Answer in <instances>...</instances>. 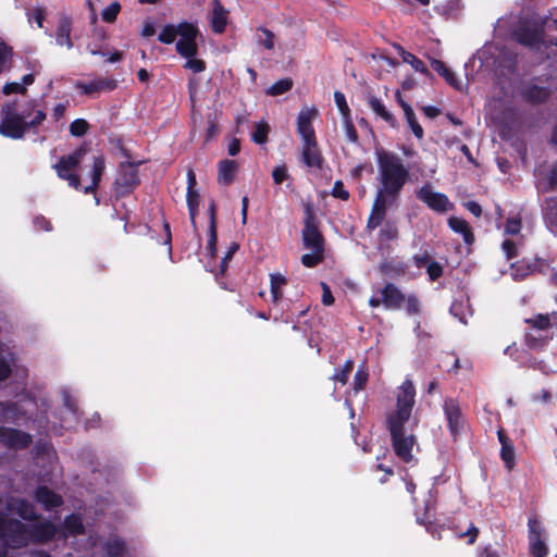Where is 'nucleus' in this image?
Here are the masks:
<instances>
[{
    "mask_svg": "<svg viewBox=\"0 0 557 557\" xmlns=\"http://www.w3.org/2000/svg\"><path fill=\"white\" fill-rule=\"evenodd\" d=\"M382 296L383 306L387 309L399 308L404 301L405 296L392 284H387L380 290Z\"/></svg>",
    "mask_w": 557,
    "mask_h": 557,
    "instance_id": "15",
    "label": "nucleus"
},
{
    "mask_svg": "<svg viewBox=\"0 0 557 557\" xmlns=\"http://www.w3.org/2000/svg\"><path fill=\"white\" fill-rule=\"evenodd\" d=\"M406 308L409 313H418L420 310V304L414 296L405 297Z\"/></svg>",
    "mask_w": 557,
    "mask_h": 557,
    "instance_id": "53",
    "label": "nucleus"
},
{
    "mask_svg": "<svg viewBox=\"0 0 557 557\" xmlns=\"http://www.w3.org/2000/svg\"><path fill=\"white\" fill-rule=\"evenodd\" d=\"M498 440L502 444L500 457L505 463V467L508 470H511L515 466V448L510 444L508 437L503 433V431H498Z\"/></svg>",
    "mask_w": 557,
    "mask_h": 557,
    "instance_id": "20",
    "label": "nucleus"
},
{
    "mask_svg": "<svg viewBox=\"0 0 557 557\" xmlns=\"http://www.w3.org/2000/svg\"><path fill=\"white\" fill-rule=\"evenodd\" d=\"M88 131V123L83 119L73 121L70 125V133L73 136H83Z\"/></svg>",
    "mask_w": 557,
    "mask_h": 557,
    "instance_id": "46",
    "label": "nucleus"
},
{
    "mask_svg": "<svg viewBox=\"0 0 557 557\" xmlns=\"http://www.w3.org/2000/svg\"><path fill=\"white\" fill-rule=\"evenodd\" d=\"M334 100H335V104L342 115V120H345V119H348V117H351V114H350V109L348 107V103L346 101V97L343 92L341 91H335L334 92Z\"/></svg>",
    "mask_w": 557,
    "mask_h": 557,
    "instance_id": "39",
    "label": "nucleus"
},
{
    "mask_svg": "<svg viewBox=\"0 0 557 557\" xmlns=\"http://www.w3.org/2000/svg\"><path fill=\"white\" fill-rule=\"evenodd\" d=\"M448 224L453 231L462 234L463 239L467 244H472L473 234L470 230L469 224L463 219L451 216L448 220Z\"/></svg>",
    "mask_w": 557,
    "mask_h": 557,
    "instance_id": "23",
    "label": "nucleus"
},
{
    "mask_svg": "<svg viewBox=\"0 0 557 557\" xmlns=\"http://www.w3.org/2000/svg\"><path fill=\"white\" fill-rule=\"evenodd\" d=\"M104 549L109 557H123L127 553V547L117 537L110 539L106 543Z\"/></svg>",
    "mask_w": 557,
    "mask_h": 557,
    "instance_id": "28",
    "label": "nucleus"
},
{
    "mask_svg": "<svg viewBox=\"0 0 557 557\" xmlns=\"http://www.w3.org/2000/svg\"><path fill=\"white\" fill-rule=\"evenodd\" d=\"M531 271V267L524 262H518L511 265L510 275L515 280H521L525 277Z\"/></svg>",
    "mask_w": 557,
    "mask_h": 557,
    "instance_id": "45",
    "label": "nucleus"
},
{
    "mask_svg": "<svg viewBox=\"0 0 557 557\" xmlns=\"http://www.w3.org/2000/svg\"><path fill=\"white\" fill-rule=\"evenodd\" d=\"M201 37L198 27L188 22L178 24H168L159 33L158 39L171 45L176 41V52L181 57H191L198 54L197 39Z\"/></svg>",
    "mask_w": 557,
    "mask_h": 557,
    "instance_id": "6",
    "label": "nucleus"
},
{
    "mask_svg": "<svg viewBox=\"0 0 557 557\" xmlns=\"http://www.w3.org/2000/svg\"><path fill=\"white\" fill-rule=\"evenodd\" d=\"M450 311L463 323L467 322V317L471 314V309L468 306V300H466V304H463V301H455L450 307Z\"/></svg>",
    "mask_w": 557,
    "mask_h": 557,
    "instance_id": "36",
    "label": "nucleus"
},
{
    "mask_svg": "<svg viewBox=\"0 0 557 557\" xmlns=\"http://www.w3.org/2000/svg\"><path fill=\"white\" fill-rule=\"evenodd\" d=\"M525 97L533 102H542L548 97V90L537 85L529 86Z\"/></svg>",
    "mask_w": 557,
    "mask_h": 557,
    "instance_id": "33",
    "label": "nucleus"
},
{
    "mask_svg": "<svg viewBox=\"0 0 557 557\" xmlns=\"http://www.w3.org/2000/svg\"><path fill=\"white\" fill-rule=\"evenodd\" d=\"M302 240L306 248L310 250H322L323 251V239L317 227L309 221L306 222V226L302 232Z\"/></svg>",
    "mask_w": 557,
    "mask_h": 557,
    "instance_id": "14",
    "label": "nucleus"
},
{
    "mask_svg": "<svg viewBox=\"0 0 557 557\" xmlns=\"http://www.w3.org/2000/svg\"><path fill=\"white\" fill-rule=\"evenodd\" d=\"M0 442L13 448H23L29 444L30 437L21 431L0 429Z\"/></svg>",
    "mask_w": 557,
    "mask_h": 557,
    "instance_id": "12",
    "label": "nucleus"
},
{
    "mask_svg": "<svg viewBox=\"0 0 557 557\" xmlns=\"http://www.w3.org/2000/svg\"><path fill=\"white\" fill-rule=\"evenodd\" d=\"M521 230V219L518 216L509 218L506 222L505 234L518 235Z\"/></svg>",
    "mask_w": 557,
    "mask_h": 557,
    "instance_id": "47",
    "label": "nucleus"
},
{
    "mask_svg": "<svg viewBox=\"0 0 557 557\" xmlns=\"http://www.w3.org/2000/svg\"><path fill=\"white\" fill-rule=\"evenodd\" d=\"M322 250H311L301 257V262L305 267L312 268L322 261Z\"/></svg>",
    "mask_w": 557,
    "mask_h": 557,
    "instance_id": "44",
    "label": "nucleus"
},
{
    "mask_svg": "<svg viewBox=\"0 0 557 557\" xmlns=\"http://www.w3.org/2000/svg\"><path fill=\"white\" fill-rule=\"evenodd\" d=\"M237 163L233 160H223L219 163L218 181L220 184L228 185L235 177Z\"/></svg>",
    "mask_w": 557,
    "mask_h": 557,
    "instance_id": "21",
    "label": "nucleus"
},
{
    "mask_svg": "<svg viewBox=\"0 0 557 557\" xmlns=\"http://www.w3.org/2000/svg\"><path fill=\"white\" fill-rule=\"evenodd\" d=\"M395 97H396V101L398 102V104L401 107V109L404 111V115L408 123V126L410 127V129L412 131L414 136L418 139H421L423 137L424 132H423L422 126L419 124L411 106L403 99L400 91H396Z\"/></svg>",
    "mask_w": 557,
    "mask_h": 557,
    "instance_id": "13",
    "label": "nucleus"
},
{
    "mask_svg": "<svg viewBox=\"0 0 557 557\" xmlns=\"http://www.w3.org/2000/svg\"><path fill=\"white\" fill-rule=\"evenodd\" d=\"M154 34V26L151 22H146L144 24L141 35L145 37H150Z\"/></svg>",
    "mask_w": 557,
    "mask_h": 557,
    "instance_id": "60",
    "label": "nucleus"
},
{
    "mask_svg": "<svg viewBox=\"0 0 557 557\" xmlns=\"http://www.w3.org/2000/svg\"><path fill=\"white\" fill-rule=\"evenodd\" d=\"M71 24L70 21L64 18L62 20L57 28V44L61 47H65L66 49H71L73 47L71 38Z\"/></svg>",
    "mask_w": 557,
    "mask_h": 557,
    "instance_id": "24",
    "label": "nucleus"
},
{
    "mask_svg": "<svg viewBox=\"0 0 557 557\" xmlns=\"http://www.w3.org/2000/svg\"><path fill=\"white\" fill-rule=\"evenodd\" d=\"M187 195L186 201L188 206L189 216L193 225H195V218L197 213V209L200 201V196L198 190L195 188L196 186V175L193 170H189L187 173Z\"/></svg>",
    "mask_w": 557,
    "mask_h": 557,
    "instance_id": "11",
    "label": "nucleus"
},
{
    "mask_svg": "<svg viewBox=\"0 0 557 557\" xmlns=\"http://www.w3.org/2000/svg\"><path fill=\"white\" fill-rule=\"evenodd\" d=\"M375 156L380 188L368 221L370 228H375L382 223L389 199H396L409 180V171L399 156L384 149H376Z\"/></svg>",
    "mask_w": 557,
    "mask_h": 557,
    "instance_id": "2",
    "label": "nucleus"
},
{
    "mask_svg": "<svg viewBox=\"0 0 557 557\" xmlns=\"http://www.w3.org/2000/svg\"><path fill=\"white\" fill-rule=\"evenodd\" d=\"M272 177L275 184H281L288 178L287 169L285 165H276L272 171Z\"/></svg>",
    "mask_w": 557,
    "mask_h": 557,
    "instance_id": "49",
    "label": "nucleus"
},
{
    "mask_svg": "<svg viewBox=\"0 0 557 557\" xmlns=\"http://www.w3.org/2000/svg\"><path fill=\"white\" fill-rule=\"evenodd\" d=\"M517 39L528 46H533L540 40V30L537 28L521 29L517 34Z\"/></svg>",
    "mask_w": 557,
    "mask_h": 557,
    "instance_id": "31",
    "label": "nucleus"
},
{
    "mask_svg": "<svg viewBox=\"0 0 557 557\" xmlns=\"http://www.w3.org/2000/svg\"><path fill=\"white\" fill-rule=\"evenodd\" d=\"M396 406L387 416V426L392 435L395 454L405 462L413 458L414 436L406 434L405 424L409 422L414 405L416 389L411 381L406 380L395 392Z\"/></svg>",
    "mask_w": 557,
    "mask_h": 557,
    "instance_id": "3",
    "label": "nucleus"
},
{
    "mask_svg": "<svg viewBox=\"0 0 557 557\" xmlns=\"http://www.w3.org/2000/svg\"><path fill=\"white\" fill-rule=\"evenodd\" d=\"M227 23V11L222 7V4L214 0L213 10L211 15V26L213 32L222 33L225 29Z\"/></svg>",
    "mask_w": 557,
    "mask_h": 557,
    "instance_id": "19",
    "label": "nucleus"
},
{
    "mask_svg": "<svg viewBox=\"0 0 557 557\" xmlns=\"http://www.w3.org/2000/svg\"><path fill=\"white\" fill-rule=\"evenodd\" d=\"M10 373V366L7 360L0 359V381L4 380Z\"/></svg>",
    "mask_w": 557,
    "mask_h": 557,
    "instance_id": "57",
    "label": "nucleus"
},
{
    "mask_svg": "<svg viewBox=\"0 0 557 557\" xmlns=\"http://www.w3.org/2000/svg\"><path fill=\"white\" fill-rule=\"evenodd\" d=\"M36 499L47 508L59 506L61 504V498L47 487H39L36 491Z\"/></svg>",
    "mask_w": 557,
    "mask_h": 557,
    "instance_id": "26",
    "label": "nucleus"
},
{
    "mask_svg": "<svg viewBox=\"0 0 557 557\" xmlns=\"http://www.w3.org/2000/svg\"><path fill=\"white\" fill-rule=\"evenodd\" d=\"M75 87L85 95L95 96L103 91L113 90L116 82L112 78H98L91 82H76Z\"/></svg>",
    "mask_w": 557,
    "mask_h": 557,
    "instance_id": "10",
    "label": "nucleus"
},
{
    "mask_svg": "<svg viewBox=\"0 0 557 557\" xmlns=\"http://www.w3.org/2000/svg\"><path fill=\"white\" fill-rule=\"evenodd\" d=\"M525 322L539 331H545L553 327L557 329V312H553L552 314H536L527 319Z\"/></svg>",
    "mask_w": 557,
    "mask_h": 557,
    "instance_id": "18",
    "label": "nucleus"
},
{
    "mask_svg": "<svg viewBox=\"0 0 557 557\" xmlns=\"http://www.w3.org/2000/svg\"><path fill=\"white\" fill-rule=\"evenodd\" d=\"M370 108L381 116L385 122H387L391 126H396V119L394 115L385 108L382 101L377 98H370L369 100Z\"/></svg>",
    "mask_w": 557,
    "mask_h": 557,
    "instance_id": "27",
    "label": "nucleus"
},
{
    "mask_svg": "<svg viewBox=\"0 0 557 557\" xmlns=\"http://www.w3.org/2000/svg\"><path fill=\"white\" fill-rule=\"evenodd\" d=\"M528 527L531 554L534 557H545L547 554V546L543 541L544 529L536 519H530Z\"/></svg>",
    "mask_w": 557,
    "mask_h": 557,
    "instance_id": "9",
    "label": "nucleus"
},
{
    "mask_svg": "<svg viewBox=\"0 0 557 557\" xmlns=\"http://www.w3.org/2000/svg\"><path fill=\"white\" fill-rule=\"evenodd\" d=\"M2 121L0 123V134L12 139H20L28 128L27 110L17 111L14 103H7L1 110Z\"/></svg>",
    "mask_w": 557,
    "mask_h": 557,
    "instance_id": "7",
    "label": "nucleus"
},
{
    "mask_svg": "<svg viewBox=\"0 0 557 557\" xmlns=\"http://www.w3.org/2000/svg\"><path fill=\"white\" fill-rule=\"evenodd\" d=\"M256 40L267 50H272L274 48L275 36L267 28H259L256 33Z\"/></svg>",
    "mask_w": 557,
    "mask_h": 557,
    "instance_id": "32",
    "label": "nucleus"
},
{
    "mask_svg": "<svg viewBox=\"0 0 557 557\" xmlns=\"http://www.w3.org/2000/svg\"><path fill=\"white\" fill-rule=\"evenodd\" d=\"M185 59L184 69L193 72L200 73L206 70V62L197 57V54H193L191 57H183Z\"/></svg>",
    "mask_w": 557,
    "mask_h": 557,
    "instance_id": "35",
    "label": "nucleus"
},
{
    "mask_svg": "<svg viewBox=\"0 0 557 557\" xmlns=\"http://www.w3.org/2000/svg\"><path fill=\"white\" fill-rule=\"evenodd\" d=\"M239 149H240V144H239V140L237 139H233L230 144H228V153L231 156H235L239 152Z\"/></svg>",
    "mask_w": 557,
    "mask_h": 557,
    "instance_id": "62",
    "label": "nucleus"
},
{
    "mask_svg": "<svg viewBox=\"0 0 557 557\" xmlns=\"http://www.w3.org/2000/svg\"><path fill=\"white\" fill-rule=\"evenodd\" d=\"M45 117L46 114L42 111L37 110L32 119L27 117L28 127L40 124L45 120Z\"/></svg>",
    "mask_w": 557,
    "mask_h": 557,
    "instance_id": "55",
    "label": "nucleus"
},
{
    "mask_svg": "<svg viewBox=\"0 0 557 557\" xmlns=\"http://www.w3.org/2000/svg\"><path fill=\"white\" fill-rule=\"evenodd\" d=\"M479 530L475 527L469 528L467 535H469V544H473L476 536H478Z\"/></svg>",
    "mask_w": 557,
    "mask_h": 557,
    "instance_id": "63",
    "label": "nucleus"
},
{
    "mask_svg": "<svg viewBox=\"0 0 557 557\" xmlns=\"http://www.w3.org/2000/svg\"><path fill=\"white\" fill-rule=\"evenodd\" d=\"M33 82H34V76L32 74H27V75L23 76L21 83L14 82V83L5 84L3 87V92L5 95H10V94H14V92L24 94L26 90V86L33 84Z\"/></svg>",
    "mask_w": 557,
    "mask_h": 557,
    "instance_id": "30",
    "label": "nucleus"
},
{
    "mask_svg": "<svg viewBox=\"0 0 557 557\" xmlns=\"http://www.w3.org/2000/svg\"><path fill=\"white\" fill-rule=\"evenodd\" d=\"M428 273L431 280H436L442 274V268L437 263H430L428 265Z\"/></svg>",
    "mask_w": 557,
    "mask_h": 557,
    "instance_id": "56",
    "label": "nucleus"
},
{
    "mask_svg": "<svg viewBox=\"0 0 557 557\" xmlns=\"http://www.w3.org/2000/svg\"><path fill=\"white\" fill-rule=\"evenodd\" d=\"M368 380V374L362 369H359L354 377V389L358 392L363 388L366 382Z\"/></svg>",
    "mask_w": 557,
    "mask_h": 557,
    "instance_id": "50",
    "label": "nucleus"
},
{
    "mask_svg": "<svg viewBox=\"0 0 557 557\" xmlns=\"http://www.w3.org/2000/svg\"><path fill=\"white\" fill-rule=\"evenodd\" d=\"M343 125H344L346 138L351 143L357 141L358 136H357V132H356V128L352 123V119L348 117V119L343 120Z\"/></svg>",
    "mask_w": 557,
    "mask_h": 557,
    "instance_id": "48",
    "label": "nucleus"
},
{
    "mask_svg": "<svg viewBox=\"0 0 557 557\" xmlns=\"http://www.w3.org/2000/svg\"><path fill=\"white\" fill-rule=\"evenodd\" d=\"M83 531V523L81 519L76 516L69 517L64 522L63 533L64 536L70 534L75 535Z\"/></svg>",
    "mask_w": 557,
    "mask_h": 557,
    "instance_id": "34",
    "label": "nucleus"
},
{
    "mask_svg": "<svg viewBox=\"0 0 557 557\" xmlns=\"http://www.w3.org/2000/svg\"><path fill=\"white\" fill-rule=\"evenodd\" d=\"M120 10H121L120 3L112 2L102 10L101 17L104 22L112 23L115 21Z\"/></svg>",
    "mask_w": 557,
    "mask_h": 557,
    "instance_id": "43",
    "label": "nucleus"
},
{
    "mask_svg": "<svg viewBox=\"0 0 557 557\" xmlns=\"http://www.w3.org/2000/svg\"><path fill=\"white\" fill-rule=\"evenodd\" d=\"M503 250L508 258H512L517 256V243L510 239H506L503 243Z\"/></svg>",
    "mask_w": 557,
    "mask_h": 557,
    "instance_id": "52",
    "label": "nucleus"
},
{
    "mask_svg": "<svg viewBox=\"0 0 557 557\" xmlns=\"http://www.w3.org/2000/svg\"><path fill=\"white\" fill-rule=\"evenodd\" d=\"M332 195L342 200H347L349 197V193L344 188V185L341 181L335 182L332 189Z\"/></svg>",
    "mask_w": 557,
    "mask_h": 557,
    "instance_id": "51",
    "label": "nucleus"
},
{
    "mask_svg": "<svg viewBox=\"0 0 557 557\" xmlns=\"http://www.w3.org/2000/svg\"><path fill=\"white\" fill-rule=\"evenodd\" d=\"M397 50H398V54L401 57V59L405 63H408L414 71H417L419 73L428 74V69L421 60L416 58L410 52H407L401 47H397Z\"/></svg>",
    "mask_w": 557,
    "mask_h": 557,
    "instance_id": "29",
    "label": "nucleus"
},
{
    "mask_svg": "<svg viewBox=\"0 0 557 557\" xmlns=\"http://www.w3.org/2000/svg\"><path fill=\"white\" fill-rule=\"evenodd\" d=\"M269 125L261 121L256 123L251 138L256 144H264L268 139Z\"/></svg>",
    "mask_w": 557,
    "mask_h": 557,
    "instance_id": "37",
    "label": "nucleus"
},
{
    "mask_svg": "<svg viewBox=\"0 0 557 557\" xmlns=\"http://www.w3.org/2000/svg\"><path fill=\"white\" fill-rule=\"evenodd\" d=\"M65 113V106L60 103L54 108V117L57 120L61 119Z\"/></svg>",
    "mask_w": 557,
    "mask_h": 557,
    "instance_id": "64",
    "label": "nucleus"
},
{
    "mask_svg": "<svg viewBox=\"0 0 557 557\" xmlns=\"http://www.w3.org/2000/svg\"><path fill=\"white\" fill-rule=\"evenodd\" d=\"M445 413L451 432L456 433L459 430L461 421L459 408L454 401H448L445 405Z\"/></svg>",
    "mask_w": 557,
    "mask_h": 557,
    "instance_id": "25",
    "label": "nucleus"
},
{
    "mask_svg": "<svg viewBox=\"0 0 557 557\" xmlns=\"http://www.w3.org/2000/svg\"><path fill=\"white\" fill-rule=\"evenodd\" d=\"M318 116V110L313 107L302 109L297 117V133L301 138V160L308 168L320 169L323 158L315 140L312 122Z\"/></svg>",
    "mask_w": 557,
    "mask_h": 557,
    "instance_id": "5",
    "label": "nucleus"
},
{
    "mask_svg": "<svg viewBox=\"0 0 557 557\" xmlns=\"http://www.w3.org/2000/svg\"><path fill=\"white\" fill-rule=\"evenodd\" d=\"M139 180L136 173V170L132 165H127L123 170V174L117 178L116 184L120 188H122V193H125L136 186Z\"/></svg>",
    "mask_w": 557,
    "mask_h": 557,
    "instance_id": "22",
    "label": "nucleus"
},
{
    "mask_svg": "<svg viewBox=\"0 0 557 557\" xmlns=\"http://www.w3.org/2000/svg\"><path fill=\"white\" fill-rule=\"evenodd\" d=\"M286 284V278L280 273L271 274V294L276 301L281 296V288Z\"/></svg>",
    "mask_w": 557,
    "mask_h": 557,
    "instance_id": "38",
    "label": "nucleus"
},
{
    "mask_svg": "<svg viewBox=\"0 0 557 557\" xmlns=\"http://www.w3.org/2000/svg\"><path fill=\"white\" fill-rule=\"evenodd\" d=\"M321 287L323 290V294H322L323 305L331 306L334 302V298H333L330 287L325 283H321Z\"/></svg>",
    "mask_w": 557,
    "mask_h": 557,
    "instance_id": "54",
    "label": "nucleus"
},
{
    "mask_svg": "<svg viewBox=\"0 0 557 557\" xmlns=\"http://www.w3.org/2000/svg\"><path fill=\"white\" fill-rule=\"evenodd\" d=\"M431 66L433 70H435L442 77L445 78V81L453 86L457 90H462L466 87V84L462 82V79H458L455 77V74L446 67V65L435 59H431Z\"/></svg>",
    "mask_w": 557,
    "mask_h": 557,
    "instance_id": "16",
    "label": "nucleus"
},
{
    "mask_svg": "<svg viewBox=\"0 0 557 557\" xmlns=\"http://www.w3.org/2000/svg\"><path fill=\"white\" fill-rule=\"evenodd\" d=\"M557 186V165L552 170L548 176L547 187L555 188Z\"/></svg>",
    "mask_w": 557,
    "mask_h": 557,
    "instance_id": "59",
    "label": "nucleus"
},
{
    "mask_svg": "<svg viewBox=\"0 0 557 557\" xmlns=\"http://www.w3.org/2000/svg\"><path fill=\"white\" fill-rule=\"evenodd\" d=\"M5 517L0 500V541L7 545L18 547L29 540L44 542L51 539L55 528L45 521H33V507L21 499H11L7 505Z\"/></svg>",
    "mask_w": 557,
    "mask_h": 557,
    "instance_id": "1",
    "label": "nucleus"
},
{
    "mask_svg": "<svg viewBox=\"0 0 557 557\" xmlns=\"http://www.w3.org/2000/svg\"><path fill=\"white\" fill-rule=\"evenodd\" d=\"M544 222L547 230L554 235L557 236V200L556 199H547L544 206Z\"/></svg>",
    "mask_w": 557,
    "mask_h": 557,
    "instance_id": "17",
    "label": "nucleus"
},
{
    "mask_svg": "<svg viewBox=\"0 0 557 557\" xmlns=\"http://www.w3.org/2000/svg\"><path fill=\"white\" fill-rule=\"evenodd\" d=\"M422 111L429 117H436L440 114V110L436 107H432V106L423 107Z\"/></svg>",
    "mask_w": 557,
    "mask_h": 557,
    "instance_id": "61",
    "label": "nucleus"
},
{
    "mask_svg": "<svg viewBox=\"0 0 557 557\" xmlns=\"http://www.w3.org/2000/svg\"><path fill=\"white\" fill-rule=\"evenodd\" d=\"M215 243H216L215 218H214V208L212 205L210 208V227H209V239H208V245H207V249L210 251L211 255L214 253Z\"/></svg>",
    "mask_w": 557,
    "mask_h": 557,
    "instance_id": "40",
    "label": "nucleus"
},
{
    "mask_svg": "<svg viewBox=\"0 0 557 557\" xmlns=\"http://www.w3.org/2000/svg\"><path fill=\"white\" fill-rule=\"evenodd\" d=\"M466 207L475 216H480L482 213L481 207L476 202L470 201L466 205Z\"/></svg>",
    "mask_w": 557,
    "mask_h": 557,
    "instance_id": "58",
    "label": "nucleus"
},
{
    "mask_svg": "<svg viewBox=\"0 0 557 557\" xmlns=\"http://www.w3.org/2000/svg\"><path fill=\"white\" fill-rule=\"evenodd\" d=\"M293 86V82L289 78H284L275 84H273L270 88H268L267 94L270 96H278L286 91H288Z\"/></svg>",
    "mask_w": 557,
    "mask_h": 557,
    "instance_id": "41",
    "label": "nucleus"
},
{
    "mask_svg": "<svg viewBox=\"0 0 557 557\" xmlns=\"http://www.w3.org/2000/svg\"><path fill=\"white\" fill-rule=\"evenodd\" d=\"M85 149L79 148L69 156L60 158L59 162L54 164V170L58 176L67 182V184L75 189H83L85 193H92L104 170V161L101 157H96L92 163L90 173V184L82 186L78 175L75 173L76 168L82 162L85 156Z\"/></svg>",
    "mask_w": 557,
    "mask_h": 557,
    "instance_id": "4",
    "label": "nucleus"
},
{
    "mask_svg": "<svg viewBox=\"0 0 557 557\" xmlns=\"http://www.w3.org/2000/svg\"><path fill=\"white\" fill-rule=\"evenodd\" d=\"M352 367H354V362L351 360H347L341 369L336 370V372L333 375V380L336 383H341L342 385H345L348 380L349 374L352 371Z\"/></svg>",
    "mask_w": 557,
    "mask_h": 557,
    "instance_id": "42",
    "label": "nucleus"
},
{
    "mask_svg": "<svg viewBox=\"0 0 557 557\" xmlns=\"http://www.w3.org/2000/svg\"><path fill=\"white\" fill-rule=\"evenodd\" d=\"M418 198L437 212H446L451 208L448 198L444 194L435 191L430 185H424L419 189Z\"/></svg>",
    "mask_w": 557,
    "mask_h": 557,
    "instance_id": "8",
    "label": "nucleus"
}]
</instances>
